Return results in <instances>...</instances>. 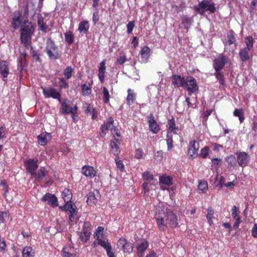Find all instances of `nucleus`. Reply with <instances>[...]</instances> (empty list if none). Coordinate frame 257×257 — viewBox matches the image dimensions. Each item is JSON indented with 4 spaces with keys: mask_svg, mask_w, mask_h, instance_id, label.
I'll use <instances>...</instances> for the list:
<instances>
[{
    "mask_svg": "<svg viewBox=\"0 0 257 257\" xmlns=\"http://www.w3.org/2000/svg\"><path fill=\"white\" fill-rule=\"evenodd\" d=\"M195 12L201 15H204L206 11L215 13L216 11L215 4L209 0L199 2L198 5L194 6Z\"/></svg>",
    "mask_w": 257,
    "mask_h": 257,
    "instance_id": "f257e3e1",
    "label": "nucleus"
},
{
    "mask_svg": "<svg viewBox=\"0 0 257 257\" xmlns=\"http://www.w3.org/2000/svg\"><path fill=\"white\" fill-rule=\"evenodd\" d=\"M46 51L51 59L56 60L59 58L58 47L54 42L50 38L48 39L47 41Z\"/></svg>",
    "mask_w": 257,
    "mask_h": 257,
    "instance_id": "f03ea898",
    "label": "nucleus"
},
{
    "mask_svg": "<svg viewBox=\"0 0 257 257\" xmlns=\"http://www.w3.org/2000/svg\"><path fill=\"white\" fill-rule=\"evenodd\" d=\"M165 216L167 225L170 228H174L179 226L177 216L172 211H168Z\"/></svg>",
    "mask_w": 257,
    "mask_h": 257,
    "instance_id": "7ed1b4c3",
    "label": "nucleus"
},
{
    "mask_svg": "<svg viewBox=\"0 0 257 257\" xmlns=\"http://www.w3.org/2000/svg\"><path fill=\"white\" fill-rule=\"evenodd\" d=\"M185 87L189 92V95L198 90V86L197 84L196 81L195 79L192 76L187 77Z\"/></svg>",
    "mask_w": 257,
    "mask_h": 257,
    "instance_id": "20e7f679",
    "label": "nucleus"
},
{
    "mask_svg": "<svg viewBox=\"0 0 257 257\" xmlns=\"http://www.w3.org/2000/svg\"><path fill=\"white\" fill-rule=\"evenodd\" d=\"M227 62L226 56L222 54L214 60L213 67L216 71H220Z\"/></svg>",
    "mask_w": 257,
    "mask_h": 257,
    "instance_id": "39448f33",
    "label": "nucleus"
},
{
    "mask_svg": "<svg viewBox=\"0 0 257 257\" xmlns=\"http://www.w3.org/2000/svg\"><path fill=\"white\" fill-rule=\"evenodd\" d=\"M117 246L124 252L131 253L133 251V244L124 238H120L117 242Z\"/></svg>",
    "mask_w": 257,
    "mask_h": 257,
    "instance_id": "423d86ee",
    "label": "nucleus"
},
{
    "mask_svg": "<svg viewBox=\"0 0 257 257\" xmlns=\"http://www.w3.org/2000/svg\"><path fill=\"white\" fill-rule=\"evenodd\" d=\"M43 93L45 97H52L54 99H57L61 102V94L57 91V89L54 88L43 89Z\"/></svg>",
    "mask_w": 257,
    "mask_h": 257,
    "instance_id": "0eeeda50",
    "label": "nucleus"
},
{
    "mask_svg": "<svg viewBox=\"0 0 257 257\" xmlns=\"http://www.w3.org/2000/svg\"><path fill=\"white\" fill-rule=\"evenodd\" d=\"M41 201L47 202V204L53 207H56L58 205L57 198L54 194L49 193H46L41 198Z\"/></svg>",
    "mask_w": 257,
    "mask_h": 257,
    "instance_id": "6e6552de",
    "label": "nucleus"
},
{
    "mask_svg": "<svg viewBox=\"0 0 257 257\" xmlns=\"http://www.w3.org/2000/svg\"><path fill=\"white\" fill-rule=\"evenodd\" d=\"M0 73L3 77V80L6 81V78L9 74V64L6 61L1 60L0 61Z\"/></svg>",
    "mask_w": 257,
    "mask_h": 257,
    "instance_id": "1a4fd4ad",
    "label": "nucleus"
},
{
    "mask_svg": "<svg viewBox=\"0 0 257 257\" xmlns=\"http://www.w3.org/2000/svg\"><path fill=\"white\" fill-rule=\"evenodd\" d=\"M186 80L184 77L179 75H172V84L177 87H184L186 84Z\"/></svg>",
    "mask_w": 257,
    "mask_h": 257,
    "instance_id": "9d476101",
    "label": "nucleus"
},
{
    "mask_svg": "<svg viewBox=\"0 0 257 257\" xmlns=\"http://www.w3.org/2000/svg\"><path fill=\"white\" fill-rule=\"evenodd\" d=\"M237 155V162L241 167L246 166L249 161V156L245 152H241Z\"/></svg>",
    "mask_w": 257,
    "mask_h": 257,
    "instance_id": "9b49d317",
    "label": "nucleus"
},
{
    "mask_svg": "<svg viewBox=\"0 0 257 257\" xmlns=\"http://www.w3.org/2000/svg\"><path fill=\"white\" fill-rule=\"evenodd\" d=\"M199 149V144L196 141H194L193 142L190 143V148L188 149V155L192 158L196 157L197 156L198 150Z\"/></svg>",
    "mask_w": 257,
    "mask_h": 257,
    "instance_id": "f8f14e48",
    "label": "nucleus"
},
{
    "mask_svg": "<svg viewBox=\"0 0 257 257\" xmlns=\"http://www.w3.org/2000/svg\"><path fill=\"white\" fill-rule=\"evenodd\" d=\"M60 110L63 114L72 113L77 110V106L75 105L73 107H71L69 104L65 101L62 103Z\"/></svg>",
    "mask_w": 257,
    "mask_h": 257,
    "instance_id": "ddd939ff",
    "label": "nucleus"
},
{
    "mask_svg": "<svg viewBox=\"0 0 257 257\" xmlns=\"http://www.w3.org/2000/svg\"><path fill=\"white\" fill-rule=\"evenodd\" d=\"M22 16L19 12L14 13V17L13 18L12 21V27L14 29H17L22 23Z\"/></svg>",
    "mask_w": 257,
    "mask_h": 257,
    "instance_id": "4468645a",
    "label": "nucleus"
},
{
    "mask_svg": "<svg viewBox=\"0 0 257 257\" xmlns=\"http://www.w3.org/2000/svg\"><path fill=\"white\" fill-rule=\"evenodd\" d=\"M235 41L236 40L233 34V31L232 30L229 31L227 33L226 39L224 41L225 48L227 49L228 45H231L232 44H234V47H235Z\"/></svg>",
    "mask_w": 257,
    "mask_h": 257,
    "instance_id": "2eb2a0df",
    "label": "nucleus"
},
{
    "mask_svg": "<svg viewBox=\"0 0 257 257\" xmlns=\"http://www.w3.org/2000/svg\"><path fill=\"white\" fill-rule=\"evenodd\" d=\"M37 162V161H35L34 159H31L27 161L26 163L27 170L32 175H34V174L35 173V171L38 167V165Z\"/></svg>",
    "mask_w": 257,
    "mask_h": 257,
    "instance_id": "dca6fc26",
    "label": "nucleus"
},
{
    "mask_svg": "<svg viewBox=\"0 0 257 257\" xmlns=\"http://www.w3.org/2000/svg\"><path fill=\"white\" fill-rule=\"evenodd\" d=\"M149 123L150 131L155 134H157L160 130V128L153 114H151L149 116Z\"/></svg>",
    "mask_w": 257,
    "mask_h": 257,
    "instance_id": "f3484780",
    "label": "nucleus"
},
{
    "mask_svg": "<svg viewBox=\"0 0 257 257\" xmlns=\"http://www.w3.org/2000/svg\"><path fill=\"white\" fill-rule=\"evenodd\" d=\"M157 225L160 230L164 231L167 228V224L164 217L159 215L156 216Z\"/></svg>",
    "mask_w": 257,
    "mask_h": 257,
    "instance_id": "a211bd4d",
    "label": "nucleus"
},
{
    "mask_svg": "<svg viewBox=\"0 0 257 257\" xmlns=\"http://www.w3.org/2000/svg\"><path fill=\"white\" fill-rule=\"evenodd\" d=\"M31 36L32 35L24 34L23 33H20L21 42L27 48H28L29 46H30Z\"/></svg>",
    "mask_w": 257,
    "mask_h": 257,
    "instance_id": "6ab92c4d",
    "label": "nucleus"
},
{
    "mask_svg": "<svg viewBox=\"0 0 257 257\" xmlns=\"http://www.w3.org/2000/svg\"><path fill=\"white\" fill-rule=\"evenodd\" d=\"M38 143L42 146L45 145L51 138V135L49 133H43L37 137Z\"/></svg>",
    "mask_w": 257,
    "mask_h": 257,
    "instance_id": "aec40b11",
    "label": "nucleus"
},
{
    "mask_svg": "<svg viewBox=\"0 0 257 257\" xmlns=\"http://www.w3.org/2000/svg\"><path fill=\"white\" fill-rule=\"evenodd\" d=\"M82 173L86 177L92 178L96 175V171L93 168L90 166H84L82 169Z\"/></svg>",
    "mask_w": 257,
    "mask_h": 257,
    "instance_id": "412c9836",
    "label": "nucleus"
},
{
    "mask_svg": "<svg viewBox=\"0 0 257 257\" xmlns=\"http://www.w3.org/2000/svg\"><path fill=\"white\" fill-rule=\"evenodd\" d=\"M76 206L75 204L72 203V202H69L68 203H66L65 205L60 207V208L62 210L67 211L70 213H76V211L75 209Z\"/></svg>",
    "mask_w": 257,
    "mask_h": 257,
    "instance_id": "4be33fe9",
    "label": "nucleus"
},
{
    "mask_svg": "<svg viewBox=\"0 0 257 257\" xmlns=\"http://www.w3.org/2000/svg\"><path fill=\"white\" fill-rule=\"evenodd\" d=\"M249 50L245 48H242L240 50L239 56L242 62L246 61L249 59Z\"/></svg>",
    "mask_w": 257,
    "mask_h": 257,
    "instance_id": "5701e85b",
    "label": "nucleus"
},
{
    "mask_svg": "<svg viewBox=\"0 0 257 257\" xmlns=\"http://www.w3.org/2000/svg\"><path fill=\"white\" fill-rule=\"evenodd\" d=\"M148 246V242L147 241H143L138 246V256H142V254H144V252Z\"/></svg>",
    "mask_w": 257,
    "mask_h": 257,
    "instance_id": "b1692460",
    "label": "nucleus"
},
{
    "mask_svg": "<svg viewBox=\"0 0 257 257\" xmlns=\"http://www.w3.org/2000/svg\"><path fill=\"white\" fill-rule=\"evenodd\" d=\"M48 171L44 167L40 169L37 172H35L33 176L36 177L38 180H41L43 178L47 176Z\"/></svg>",
    "mask_w": 257,
    "mask_h": 257,
    "instance_id": "393cba45",
    "label": "nucleus"
},
{
    "mask_svg": "<svg viewBox=\"0 0 257 257\" xmlns=\"http://www.w3.org/2000/svg\"><path fill=\"white\" fill-rule=\"evenodd\" d=\"M182 20L181 24L184 26V28L188 31L193 22L192 18L188 17L186 16H183L182 18Z\"/></svg>",
    "mask_w": 257,
    "mask_h": 257,
    "instance_id": "a878e982",
    "label": "nucleus"
},
{
    "mask_svg": "<svg viewBox=\"0 0 257 257\" xmlns=\"http://www.w3.org/2000/svg\"><path fill=\"white\" fill-rule=\"evenodd\" d=\"M110 145L112 148L113 154L115 155H118L119 153V148L118 147V140L116 139H114L113 140H111L110 141Z\"/></svg>",
    "mask_w": 257,
    "mask_h": 257,
    "instance_id": "bb28decb",
    "label": "nucleus"
},
{
    "mask_svg": "<svg viewBox=\"0 0 257 257\" xmlns=\"http://www.w3.org/2000/svg\"><path fill=\"white\" fill-rule=\"evenodd\" d=\"M150 49L146 46L144 47L141 50V56L143 59H145L146 62H148L149 58L150 57Z\"/></svg>",
    "mask_w": 257,
    "mask_h": 257,
    "instance_id": "cd10ccee",
    "label": "nucleus"
},
{
    "mask_svg": "<svg viewBox=\"0 0 257 257\" xmlns=\"http://www.w3.org/2000/svg\"><path fill=\"white\" fill-rule=\"evenodd\" d=\"M38 25L39 27V29L44 32H46L47 26L45 25L44 22V18L41 15H38Z\"/></svg>",
    "mask_w": 257,
    "mask_h": 257,
    "instance_id": "c85d7f7f",
    "label": "nucleus"
},
{
    "mask_svg": "<svg viewBox=\"0 0 257 257\" xmlns=\"http://www.w3.org/2000/svg\"><path fill=\"white\" fill-rule=\"evenodd\" d=\"M89 29L88 22L83 21L79 23L78 30L80 33H86Z\"/></svg>",
    "mask_w": 257,
    "mask_h": 257,
    "instance_id": "c756f323",
    "label": "nucleus"
},
{
    "mask_svg": "<svg viewBox=\"0 0 257 257\" xmlns=\"http://www.w3.org/2000/svg\"><path fill=\"white\" fill-rule=\"evenodd\" d=\"M63 198L66 203L70 202L72 197V194L70 190L64 189L62 192Z\"/></svg>",
    "mask_w": 257,
    "mask_h": 257,
    "instance_id": "7c9ffc66",
    "label": "nucleus"
},
{
    "mask_svg": "<svg viewBox=\"0 0 257 257\" xmlns=\"http://www.w3.org/2000/svg\"><path fill=\"white\" fill-rule=\"evenodd\" d=\"M34 251L30 246H26L23 250V255L24 257H34Z\"/></svg>",
    "mask_w": 257,
    "mask_h": 257,
    "instance_id": "2f4dec72",
    "label": "nucleus"
},
{
    "mask_svg": "<svg viewBox=\"0 0 257 257\" xmlns=\"http://www.w3.org/2000/svg\"><path fill=\"white\" fill-rule=\"evenodd\" d=\"M21 30H27L29 32H34V28L31 23V22H29L28 21H24L23 24L22 26Z\"/></svg>",
    "mask_w": 257,
    "mask_h": 257,
    "instance_id": "473e14b6",
    "label": "nucleus"
},
{
    "mask_svg": "<svg viewBox=\"0 0 257 257\" xmlns=\"http://www.w3.org/2000/svg\"><path fill=\"white\" fill-rule=\"evenodd\" d=\"M97 202V198H96L95 194L93 192H90L88 194L87 203L90 206L95 204Z\"/></svg>",
    "mask_w": 257,
    "mask_h": 257,
    "instance_id": "72a5a7b5",
    "label": "nucleus"
},
{
    "mask_svg": "<svg viewBox=\"0 0 257 257\" xmlns=\"http://www.w3.org/2000/svg\"><path fill=\"white\" fill-rule=\"evenodd\" d=\"M90 235V230H83V232L80 233V238L82 241L86 242L89 239Z\"/></svg>",
    "mask_w": 257,
    "mask_h": 257,
    "instance_id": "f704fd0d",
    "label": "nucleus"
},
{
    "mask_svg": "<svg viewBox=\"0 0 257 257\" xmlns=\"http://www.w3.org/2000/svg\"><path fill=\"white\" fill-rule=\"evenodd\" d=\"M244 42L246 45L244 48L250 50L253 47L254 42L253 38L251 36H247L245 38Z\"/></svg>",
    "mask_w": 257,
    "mask_h": 257,
    "instance_id": "c9c22d12",
    "label": "nucleus"
},
{
    "mask_svg": "<svg viewBox=\"0 0 257 257\" xmlns=\"http://www.w3.org/2000/svg\"><path fill=\"white\" fill-rule=\"evenodd\" d=\"M65 40L68 44L74 42V35L71 31L66 32L65 34Z\"/></svg>",
    "mask_w": 257,
    "mask_h": 257,
    "instance_id": "e433bc0d",
    "label": "nucleus"
},
{
    "mask_svg": "<svg viewBox=\"0 0 257 257\" xmlns=\"http://www.w3.org/2000/svg\"><path fill=\"white\" fill-rule=\"evenodd\" d=\"M160 183L170 186L172 184V178L170 176H162L160 178Z\"/></svg>",
    "mask_w": 257,
    "mask_h": 257,
    "instance_id": "4c0bfd02",
    "label": "nucleus"
},
{
    "mask_svg": "<svg viewBox=\"0 0 257 257\" xmlns=\"http://www.w3.org/2000/svg\"><path fill=\"white\" fill-rule=\"evenodd\" d=\"M198 188L199 193H204L208 189V184L206 181H200L198 186Z\"/></svg>",
    "mask_w": 257,
    "mask_h": 257,
    "instance_id": "58836bf2",
    "label": "nucleus"
},
{
    "mask_svg": "<svg viewBox=\"0 0 257 257\" xmlns=\"http://www.w3.org/2000/svg\"><path fill=\"white\" fill-rule=\"evenodd\" d=\"M91 89L89 84H83L82 85V93L83 95H88L91 93Z\"/></svg>",
    "mask_w": 257,
    "mask_h": 257,
    "instance_id": "ea45409f",
    "label": "nucleus"
},
{
    "mask_svg": "<svg viewBox=\"0 0 257 257\" xmlns=\"http://www.w3.org/2000/svg\"><path fill=\"white\" fill-rule=\"evenodd\" d=\"M128 95L126 98L127 103L130 105L134 103L135 100V94L133 93V90L129 89L127 90Z\"/></svg>",
    "mask_w": 257,
    "mask_h": 257,
    "instance_id": "a19ab883",
    "label": "nucleus"
},
{
    "mask_svg": "<svg viewBox=\"0 0 257 257\" xmlns=\"http://www.w3.org/2000/svg\"><path fill=\"white\" fill-rule=\"evenodd\" d=\"M233 114L239 117L240 123H242L244 119L243 112L242 109H235L233 112Z\"/></svg>",
    "mask_w": 257,
    "mask_h": 257,
    "instance_id": "79ce46f5",
    "label": "nucleus"
},
{
    "mask_svg": "<svg viewBox=\"0 0 257 257\" xmlns=\"http://www.w3.org/2000/svg\"><path fill=\"white\" fill-rule=\"evenodd\" d=\"M73 69L71 66H67L64 70V75L66 79H70L72 75Z\"/></svg>",
    "mask_w": 257,
    "mask_h": 257,
    "instance_id": "37998d69",
    "label": "nucleus"
},
{
    "mask_svg": "<svg viewBox=\"0 0 257 257\" xmlns=\"http://www.w3.org/2000/svg\"><path fill=\"white\" fill-rule=\"evenodd\" d=\"M215 75L216 78L218 80L220 84L222 85H224L225 84V80L223 73L220 71H216Z\"/></svg>",
    "mask_w": 257,
    "mask_h": 257,
    "instance_id": "c03bdc74",
    "label": "nucleus"
},
{
    "mask_svg": "<svg viewBox=\"0 0 257 257\" xmlns=\"http://www.w3.org/2000/svg\"><path fill=\"white\" fill-rule=\"evenodd\" d=\"M168 125H169V130H171V132L173 131L174 134H177L175 132L178 128L175 126V120L174 118H172L169 120Z\"/></svg>",
    "mask_w": 257,
    "mask_h": 257,
    "instance_id": "a18cd8bd",
    "label": "nucleus"
},
{
    "mask_svg": "<svg viewBox=\"0 0 257 257\" xmlns=\"http://www.w3.org/2000/svg\"><path fill=\"white\" fill-rule=\"evenodd\" d=\"M167 143L168 146V150H170L173 147V139L172 138L171 132H168L167 135Z\"/></svg>",
    "mask_w": 257,
    "mask_h": 257,
    "instance_id": "49530a36",
    "label": "nucleus"
},
{
    "mask_svg": "<svg viewBox=\"0 0 257 257\" xmlns=\"http://www.w3.org/2000/svg\"><path fill=\"white\" fill-rule=\"evenodd\" d=\"M213 214H214V211L213 209L211 208H208V213L207 215V219L208 220V221L209 223L211 225L213 224V221L212 220L213 217Z\"/></svg>",
    "mask_w": 257,
    "mask_h": 257,
    "instance_id": "de8ad7c7",
    "label": "nucleus"
},
{
    "mask_svg": "<svg viewBox=\"0 0 257 257\" xmlns=\"http://www.w3.org/2000/svg\"><path fill=\"white\" fill-rule=\"evenodd\" d=\"M226 161L230 167H234L236 165V158L233 155H230L226 158Z\"/></svg>",
    "mask_w": 257,
    "mask_h": 257,
    "instance_id": "09e8293b",
    "label": "nucleus"
},
{
    "mask_svg": "<svg viewBox=\"0 0 257 257\" xmlns=\"http://www.w3.org/2000/svg\"><path fill=\"white\" fill-rule=\"evenodd\" d=\"M115 161L117 167L120 170V171L122 172L124 170V165L121 160H119L118 155H116V157L115 158Z\"/></svg>",
    "mask_w": 257,
    "mask_h": 257,
    "instance_id": "8fccbe9b",
    "label": "nucleus"
},
{
    "mask_svg": "<svg viewBox=\"0 0 257 257\" xmlns=\"http://www.w3.org/2000/svg\"><path fill=\"white\" fill-rule=\"evenodd\" d=\"M103 101L105 103H108L110 95L109 94V92L107 89L105 87H103Z\"/></svg>",
    "mask_w": 257,
    "mask_h": 257,
    "instance_id": "3c124183",
    "label": "nucleus"
},
{
    "mask_svg": "<svg viewBox=\"0 0 257 257\" xmlns=\"http://www.w3.org/2000/svg\"><path fill=\"white\" fill-rule=\"evenodd\" d=\"M209 148L208 147L206 146L201 150L200 156L203 158H206L208 155Z\"/></svg>",
    "mask_w": 257,
    "mask_h": 257,
    "instance_id": "603ef678",
    "label": "nucleus"
},
{
    "mask_svg": "<svg viewBox=\"0 0 257 257\" xmlns=\"http://www.w3.org/2000/svg\"><path fill=\"white\" fill-rule=\"evenodd\" d=\"M143 178L146 181H150L151 180H153L154 177L153 175L150 174V172L149 171H146L143 174Z\"/></svg>",
    "mask_w": 257,
    "mask_h": 257,
    "instance_id": "864d4df0",
    "label": "nucleus"
},
{
    "mask_svg": "<svg viewBox=\"0 0 257 257\" xmlns=\"http://www.w3.org/2000/svg\"><path fill=\"white\" fill-rule=\"evenodd\" d=\"M98 244L106 249L109 248L111 246L110 244L105 240L100 239L98 240Z\"/></svg>",
    "mask_w": 257,
    "mask_h": 257,
    "instance_id": "5fc2aeb1",
    "label": "nucleus"
},
{
    "mask_svg": "<svg viewBox=\"0 0 257 257\" xmlns=\"http://www.w3.org/2000/svg\"><path fill=\"white\" fill-rule=\"evenodd\" d=\"M135 21H131L127 25V32L128 34H131L134 28L135 27Z\"/></svg>",
    "mask_w": 257,
    "mask_h": 257,
    "instance_id": "6e6d98bb",
    "label": "nucleus"
},
{
    "mask_svg": "<svg viewBox=\"0 0 257 257\" xmlns=\"http://www.w3.org/2000/svg\"><path fill=\"white\" fill-rule=\"evenodd\" d=\"M109 128V124H103V125H101V128H100V136L102 137H104L105 135V130H108Z\"/></svg>",
    "mask_w": 257,
    "mask_h": 257,
    "instance_id": "4d7b16f0",
    "label": "nucleus"
},
{
    "mask_svg": "<svg viewBox=\"0 0 257 257\" xmlns=\"http://www.w3.org/2000/svg\"><path fill=\"white\" fill-rule=\"evenodd\" d=\"M92 20L95 25L99 21V12L97 9H96L95 12L93 14Z\"/></svg>",
    "mask_w": 257,
    "mask_h": 257,
    "instance_id": "13d9d810",
    "label": "nucleus"
},
{
    "mask_svg": "<svg viewBox=\"0 0 257 257\" xmlns=\"http://www.w3.org/2000/svg\"><path fill=\"white\" fill-rule=\"evenodd\" d=\"M144 152L142 149H138L136 150L135 157L137 159H140L142 158Z\"/></svg>",
    "mask_w": 257,
    "mask_h": 257,
    "instance_id": "bf43d9fd",
    "label": "nucleus"
},
{
    "mask_svg": "<svg viewBox=\"0 0 257 257\" xmlns=\"http://www.w3.org/2000/svg\"><path fill=\"white\" fill-rule=\"evenodd\" d=\"M105 60H103L100 63L99 67V73H103L105 71Z\"/></svg>",
    "mask_w": 257,
    "mask_h": 257,
    "instance_id": "052dcab7",
    "label": "nucleus"
},
{
    "mask_svg": "<svg viewBox=\"0 0 257 257\" xmlns=\"http://www.w3.org/2000/svg\"><path fill=\"white\" fill-rule=\"evenodd\" d=\"M163 152L162 151H158L155 155V159L157 161H161L163 158Z\"/></svg>",
    "mask_w": 257,
    "mask_h": 257,
    "instance_id": "680f3d73",
    "label": "nucleus"
},
{
    "mask_svg": "<svg viewBox=\"0 0 257 257\" xmlns=\"http://www.w3.org/2000/svg\"><path fill=\"white\" fill-rule=\"evenodd\" d=\"M59 85L61 88H67L68 87L67 82L63 78L60 79Z\"/></svg>",
    "mask_w": 257,
    "mask_h": 257,
    "instance_id": "e2e57ef3",
    "label": "nucleus"
},
{
    "mask_svg": "<svg viewBox=\"0 0 257 257\" xmlns=\"http://www.w3.org/2000/svg\"><path fill=\"white\" fill-rule=\"evenodd\" d=\"M212 162L214 165L217 166V168H219L220 166H221L222 164L221 160L218 158L212 159Z\"/></svg>",
    "mask_w": 257,
    "mask_h": 257,
    "instance_id": "0e129e2a",
    "label": "nucleus"
},
{
    "mask_svg": "<svg viewBox=\"0 0 257 257\" xmlns=\"http://www.w3.org/2000/svg\"><path fill=\"white\" fill-rule=\"evenodd\" d=\"M239 212L237 207L235 206H233L232 209V216L234 219L237 218L236 217L238 216Z\"/></svg>",
    "mask_w": 257,
    "mask_h": 257,
    "instance_id": "69168bd1",
    "label": "nucleus"
},
{
    "mask_svg": "<svg viewBox=\"0 0 257 257\" xmlns=\"http://www.w3.org/2000/svg\"><path fill=\"white\" fill-rule=\"evenodd\" d=\"M63 257H75V254L74 253H69L68 251L66 250V248L64 247L62 249Z\"/></svg>",
    "mask_w": 257,
    "mask_h": 257,
    "instance_id": "338daca9",
    "label": "nucleus"
},
{
    "mask_svg": "<svg viewBox=\"0 0 257 257\" xmlns=\"http://www.w3.org/2000/svg\"><path fill=\"white\" fill-rule=\"evenodd\" d=\"M8 213L7 212H0V223H4L5 218L7 217Z\"/></svg>",
    "mask_w": 257,
    "mask_h": 257,
    "instance_id": "774afa93",
    "label": "nucleus"
}]
</instances>
